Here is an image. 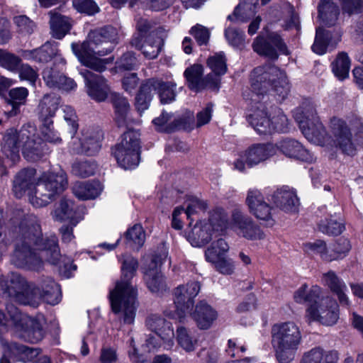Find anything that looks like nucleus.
<instances>
[{
  "label": "nucleus",
  "mask_w": 363,
  "mask_h": 363,
  "mask_svg": "<svg viewBox=\"0 0 363 363\" xmlns=\"http://www.w3.org/2000/svg\"><path fill=\"white\" fill-rule=\"evenodd\" d=\"M13 21L17 28V31L21 34L30 35L35 29V23L25 15L14 16Z\"/></svg>",
  "instance_id": "55"
},
{
  "label": "nucleus",
  "mask_w": 363,
  "mask_h": 363,
  "mask_svg": "<svg viewBox=\"0 0 363 363\" xmlns=\"http://www.w3.org/2000/svg\"><path fill=\"white\" fill-rule=\"evenodd\" d=\"M132 45L140 50L145 57L154 59L160 52L162 39L154 33L150 34L144 40L134 38L131 40Z\"/></svg>",
  "instance_id": "26"
},
{
  "label": "nucleus",
  "mask_w": 363,
  "mask_h": 363,
  "mask_svg": "<svg viewBox=\"0 0 363 363\" xmlns=\"http://www.w3.org/2000/svg\"><path fill=\"white\" fill-rule=\"evenodd\" d=\"M16 301L23 305L37 308L42 302V294L40 286L33 284H28L23 293L18 294V300Z\"/></svg>",
  "instance_id": "40"
},
{
  "label": "nucleus",
  "mask_w": 363,
  "mask_h": 363,
  "mask_svg": "<svg viewBox=\"0 0 363 363\" xmlns=\"http://www.w3.org/2000/svg\"><path fill=\"white\" fill-rule=\"evenodd\" d=\"M189 33L195 38L198 45H206L208 43L211 33L206 27L196 24L191 28Z\"/></svg>",
  "instance_id": "58"
},
{
  "label": "nucleus",
  "mask_w": 363,
  "mask_h": 363,
  "mask_svg": "<svg viewBox=\"0 0 363 363\" xmlns=\"http://www.w3.org/2000/svg\"><path fill=\"white\" fill-rule=\"evenodd\" d=\"M55 235L43 238L37 217L28 215L21 221L16 238L11 262L18 267L39 270L43 261L57 264L60 258Z\"/></svg>",
  "instance_id": "1"
},
{
  "label": "nucleus",
  "mask_w": 363,
  "mask_h": 363,
  "mask_svg": "<svg viewBox=\"0 0 363 363\" xmlns=\"http://www.w3.org/2000/svg\"><path fill=\"white\" fill-rule=\"evenodd\" d=\"M52 218L58 222L69 220L77 225L80 220L77 215V207L72 200L62 199L52 213Z\"/></svg>",
  "instance_id": "27"
},
{
  "label": "nucleus",
  "mask_w": 363,
  "mask_h": 363,
  "mask_svg": "<svg viewBox=\"0 0 363 363\" xmlns=\"http://www.w3.org/2000/svg\"><path fill=\"white\" fill-rule=\"evenodd\" d=\"M272 345L279 363H290L302 342L299 325L294 321L279 322L271 330Z\"/></svg>",
  "instance_id": "8"
},
{
  "label": "nucleus",
  "mask_w": 363,
  "mask_h": 363,
  "mask_svg": "<svg viewBox=\"0 0 363 363\" xmlns=\"http://www.w3.org/2000/svg\"><path fill=\"white\" fill-rule=\"evenodd\" d=\"M137 65V60L132 52H126L123 55L116 63V69L121 72L124 70H131Z\"/></svg>",
  "instance_id": "63"
},
{
  "label": "nucleus",
  "mask_w": 363,
  "mask_h": 363,
  "mask_svg": "<svg viewBox=\"0 0 363 363\" xmlns=\"http://www.w3.org/2000/svg\"><path fill=\"white\" fill-rule=\"evenodd\" d=\"M162 264L161 260L153 257L150 262L143 268L144 281L147 287L152 293H162L167 289V284L159 267Z\"/></svg>",
  "instance_id": "19"
},
{
  "label": "nucleus",
  "mask_w": 363,
  "mask_h": 363,
  "mask_svg": "<svg viewBox=\"0 0 363 363\" xmlns=\"http://www.w3.org/2000/svg\"><path fill=\"white\" fill-rule=\"evenodd\" d=\"M103 134L96 128H84L81 130V136L72 143V149L76 153L94 155L101 149Z\"/></svg>",
  "instance_id": "16"
},
{
  "label": "nucleus",
  "mask_w": 363,
  "mask_h": 363,
  "mask_svg": "<svg viewBox=\"0 0 363 363\" xmlns=\"http://www.w3.org/2000/svg\"><path fill=\"white\" fill-rule=\"evenodd\" d=\"M214 233L219 234L225 230L228 226V216L224 209L216 208L213 209L209 216L208 222Z\"/></svg>",
  "instance_id": "42"
},
{
  "label": "nucleus",
  "mask_w": 363,
  "mask_h": 363,
  "mask_svg": "<svg viewBox=\"0 0 363 363\" xmlns=\"http://www.w3.org/2000/svg\"><path fill=\"white\" fill-rule=\"evenodd\" d=\"M6 313L0 311V333L12 330L16 336L31 343H37L43 338L45 333L42 320L22 313L11 303L6 304ZM0 342L4 348L0 363H11V358L26 363L34 361L39 354L38 349L16 342L9 343L1 335Z\"/></svg>",
  "instance_id": "2"
},
{
  "label": "nucleus",
  "mask_w": 363,
  "mask_h": 363,
  "mask_svg": "<svg viewBox=\"0 0 363 363\" xmlns=\"http://www.w3.org/2000/svg\"><path fill=\"white\" fill-rule=\"evenodd\" d=\"M152 122L157 130L169 133L177 128H189L194 122V115L192 113H189L185 118H175L172 113L164 111Z\"/></svg>",
  "instance_id": "21"
},
{
  "label": "nucleus",
  "mask_w": 363,
  "mask_h": 363,
  "mask_svg": "<svg viewBox=\"0 0 363 363\" xmlns=\"http://www.w3.org/2000/svg\"><path fill=\"white\" fill-rule=\"evenodd\" d=\"M52 35L57 39H62L67 34L72 26V21L68 16L62 15L55 10L48 12Z\"/></svg>",
  "instance_id": "31"
},
{
  "label": "nucleus",
  "mask_w": 363,
  "mask_h": 363,
  "mask_svg": "<svg viewBox=\"0 0 363 363\" xmlns=\"http://www.w3.org/2000/svg\"><path fill=\"white\" fill-rule=\"evenodd\" d=\"M186 314L191 315L197 326L201 330L208 329L218 316L217 312L203 301L196 304L194 311L192 310L190 313H186Z\"/></svg>",
  "instance_id": "24"
},
{
  "label": "nucleus",
  "mask_w": 363,
  "mask_h": 363,
  "mask_svg": "<svg viewBox=\"0 0 363 363\" xmlns=\"http://www.w3.org/2000/svg\"><path fill=\"white\" fill-rule=\"evenodd\" d=\"M257 0H252L251 4L241 3L235 9L232 15L228 16V19L235 22H245L255 13V4Z\"/></svg>",
  "instance_id": "46"
},
{
  "label": "nucleus",
  "mask_w": 363,
  "mask_h": 363,
  "mask_svg": "<svg viewBox=\"0 0 363 363\" xmlns=\"http://www.w3.org/2000/svg\"><path fill=\"white\" fill-rule=\"evenodd\" d=\"M57 43L46 42L40 48L34 50H26L21 52V57L27 60L38 62H48L58 55Z\"/></svg>",
  "instance_id": "25"
},
{
  "label": "nucleus",
  "mask_w": 363,
  "mask_h": 363,
  "mask_svg": "<svg viewBox=\"0 0 363 363\" xmlns=\"http://www.w3.org/2000/svg\"><path fill=\"white\" fill-rule=\"evenodd\" d=\"M64 74L53 67H46L43 72V78L48 86L56 89Z\"/></svg>",
  "instance_id": "56"
},
{
  "label": "nucleus",
  "mask_w": 363,
  "mask_h": 363,
  "mask_svg": "<svg viewBox=\"0 0 363 363\" xmlns=\"http://www.w3.org/2000/svg\"><path fill=\"white\" fill-rule=\"evenodd\" d=\"M321 294V289L318 286H313L308 291L307 286L303 285L299 288L294 295V298L296 303H303L308 302L311 304L317 303Z\"/></svg>",
  "instance_id": "45"
},
{
  "label": "nucleus",
  "mask_w": 363,
  "mask_h": 363,
  "mask_svg": "<svg viewBox=\"0 0 363 363\" xmlns=\"http://www.w3.org/2000/svg\"><path fill=\"white\" fill-rule=\"evenodd\" d=\"M283 155L289 158L311 163L315 160L312 152L306 149L301 143L293 138H284L275 145Z\"/></svg>",
  "instance_id": "20"
},
{
  "label": "nucleus",
  "mask_w": 363,
  "mask_h": 363,
  "mask_svg": "<svg viewBox=\"0 0 363 363\" xmlns=\"http://www.w3.org/2000/svg\"><path fill=\"white\" fill-rule=\"evenodd\" d=\"M109 99L114 109L115 121L117 125L119 127L125 126L130 110L128 99L116 92L111 93Z\"/></svg>",
  "instance_id": "32"
},
{
  "label": "nucleus",
  "mask_w": 363,
  "mask_h": 363,
  "mask_svg": "<svg viewBox=\"0 0 363 363\" xmlns=\"http://www.w3.org/2000/svg\"><path fill=\"white\" fill-rule=\"evenodd\" d=\"M40 134L42 140L45 143H50L55 145L60 144L62 141L60 134L55 130L53 121H42Z\"/></svg>",
  "instance_id": "48"
},
{
  "label": "nucleus",
  "mask_w": 363,
  "mask_h": 363,
  "mask_svg": "<svg viewBox=\"0 0 363 363\" xmlns=\"http://www.w3.org/2000/svg\"><path fill=\"white\" fill-rule=\"evenodd\" d=\"M250 213L266 226H273L275 223L273 207L268 203L262 193L257 189H250L245 201Z\"/></svg>",
  "instance_id": "13"
},
{
  "label": "nucleus",
  "mask_w": 363,
  "mask_h": 363,
  "mask_svg": "<svg viewBox=\"0 0 363 363\" xmlns=\"http://www.w3.org/2000/svg\"><path fill=\"white\" fill-rule=\"evenodd\" d=\"M21 80H26L32 85H35L38 78V71L28 64L20 65L17 69Z\"/></svg>",
  "instance_id": "64"
},
{
  "label": "nucleus",
  "mask_w": 363,
  "mask_h": 363,
  "mask_svg": "<svg viewBox=\"0 0 363 363\" xmlns=\"http://www.w3.org/2000/svg\"><path fill=\"white\" fill-rule=\"evenodd\" d=\"M146 324L149 329L154 331L162 340L167 341L170 345H173V328L171 324L163 318L157 315H152L147 319Z\"/></svg>",
  "instance_id": "33"
},
{
  "label": "nucleus",
  "mask_w": 363,
  "mask_h": 363,
  "mask_svg": "<svg viewBox=\"0 0 363 363\" xmlns=\"http://www.w3.org/2000/svg\"><path fill=\"white\" fill-rule=\"evenodd\" d=\"M60 104V97L55 94H45L40 100L38 113L40 120H52Z\"/></svg>",
  "instance_id": "34"
},
{
  "label": "nucleus",
  "mask_w": 363,
  "mask_h": 363,
  "mask_svg": "<svg viewBox=\"0 0 363 363\" xmlns=\"http://www.w3.org/2000/svg\"><path fill=\"white\" fill-rule=\"evenodd\" d=\"M118 38L117 28L106 26L91 31L86 41L81 44L72 43V49L82 65L101 72L106 69L108 61L107 59H100L96 55L103 56L111 52Z\"/></svg>",
  "instance_id": "6"
},
{
  "label": "nucleus",
  "mask_w": 363,
  "mask_h": 363,
  "mask_svg": "<svg viewBox=\"0 0 363 363\" xmlns=\"http://www.w3.org/2000/svg\"><path fill=\"white\" fill-rule=\"evenodd\" d=\"M207 64L216 75H223L227 71L226 58L223 52L209 57Z\"/></svg>",
  "instance_id": "53"
},
{
  "label": "nucleus",
  "mask_w": 363,
  "mask_h": 363,
  "mask_svg": "<svg viewBox=\"0 0 363 363\" xmlns=\"http://www.w3.org/2000/svg\"><path fill=\"white\" fill-rule=\"evenodd\" d=\"M318 228L320 232L329 235H338L345 228L342 222L332 218L320 220L318 224Z\"/></svg>",
  "instance_id": "50"
},
{
  "label": "nucleus",
  "mask_w": 363,
  "mask_h": 363,
  "mask_svg": "<svg viewBox=\"0 0 363 363\" xmlns=\"http://www.w3.org/2000/svg\"><path fill=\"white\" fill-rule=\"evenodd\" d=\"M208 262L212 263L216 269L223 274H232L235 269L234 261L225 256L218 259V255L211 250L208 252Z\"/></svg>",
  "instance_id": "43"
},
{
  "label": "nucleus",
  "mask_w": 363,
  "mask_h": 363,
  "mask_svg": "<svg viewBox=\"0 0 363 363\" xmlns=\"http://www.w3.org/2000/svg\"><path fill=\"white\" fill-rule=\"evenodd\" d=\"M272 201L276 206L286 212L295 211L298 205L296 193L288 186L281 187L274 191Z\"/></svg>",
  "instance_id": "28"
},
{
  "label": "nucleus",
  "mask_w": 363,
  "mask_h": 363,
  "mask_svg": "<svg viewBox=\"0 0 363 363\" xmlns=\"http://www.w3.org/2000/svg\"><path fill=\"white\" fill-rule=\"evenodd\" d=\"M232 225L239 235L248 240H261L264 237L260 227L239 208L232 213Z\"/></svg>",
  "instance_id": "17"
},
{
  "label": "nucleus",
  "mask_w": 363,
  "mask_h": 363,
  "mask_svg": "<svg viewBox=\"0 0 363 363\" xmlns=\"http://www.w3.org/2000/svg\"><path fill=\"white\" fill-rule=\"evenodd\" d=\"M9 285L6 288L4 294L6 296L18 300V294L23 293L28 285L26 279L18 274L13 273L9 280Z\"/></svg>",
  "instance_id": "49"
},
{
  "label": "nucleus",
  "mask_w": 363,
  "mask_h": 363,
  "mask_svg": "<svg viewBox=\"0 0 363 363\" xmlns=\"http://www.w3.org/2000/svg\"><path fill=\"white\" fill-rule=\"evenodd\" d=\"M247 121L254 130L259 135L273 133L272 117H270L263 104H259L247 116Z\"/></svg>",
  "instance_id": "22"
},
{
  "label": "nucleus",
  "mask_w": 363,
  "mask_h": 363,
  "mask_svg": "<svg viewBox=\"0 0 363 363\" xmlns=\"http://www.w3.org/2000/svg\"><path fill=\"white\" fill-rule=\"evenodd\" d=\"M22 147V154L30 162L39 160L44 155L46 145L37 134L34 127H23L17 132L10 130L3 139L2 152L12 162L20 158L19 147Z\"/></svg>",
  "instance_id": "7"
},
{
  "label": "nucleus",
  "mask_w": 363,
  "mask_h": 363,
  "mask_svg": "<svg viewBox=\"0 0 363 363\" xmlns=\"http://www.w3.org/2000/svg\"><path fill=\"white\" fill-rule=\"evenodd\" d=\"M294 118L305 138L320 146L336 147L344 154H352L355 151L352 132L347 123L339 118H331L329 125L330 135L320 122L315 105L305 102L294 112Z\"/></svg>",
  "instance_id": "3"
},
{
  "label": "nucleus",
  "mask_w": 363,
  "mask_h": 363,
  "mask_svg": "<svg viewBox=\"0 0 363 363\" xmlns=\"http://www.w3.org/2000/svg\"><path fill=\"white\" fill-rule=\"evenodd\" d=\"M35 174L34 169L21 170L16 174L13 186V193L17 198H21L28 191L30 202L35 207L48 205L67 186V175L62 171L43 173L35 185Z\"/></svg>",
  "instance_id": "4"
},
{
  "label": "nucleus",
  "mask_w": 363,
  "mask_h": 363,
  "mask_svg": "<svg viewBox=\"0 0 363 363\" xmlns=\"http://www.w3.org/2000/svg\"><path fill=\"white\" fill-rule=\"evenodd\" d=\"M307 315L325 325H333L339 319V306L335 300L330 296L317 300V303L310 305Z\"/></svg>",
  "instance_id": "12"
},
{
  "label": "nucleus",
  "mask_w": 363,
  "mask_h": 363,
  "mask_svg": "<svg viewBox=\"0 0 363 363\" xmlns=\"http://www.w3.org/2000/svg\"><path fill=\"white\" fill-rule=\"evenodd\" d=\"M225 37L229 45L234 48L242 50L245 47L244 32L235 27H228L225 30Z\"/></svg>",
  "instance_id": "51"
},
{
  "label": "nucleus",
  "mask_w": 363,
  "mask_h": 363,
  "mask_svg": "<svg viewBox=\"0 0 363 363\" xmlns=\"http://www.w3.org/2000/svg\"><path fill=\"white\" fill-rule=\"evenodd\" d=\"M203 73V69L201 65L195 64L186 69L184 75L190 89L199 91L205 89Z\"/></svg>",
  "instance_id": "39"
},
{
  "label": "nucleus",
  "mask_w": 363,
  "mask_h": 363,
  "mask_svg": "<svg viewBox=\"0 0 363 363\" xmlns=\"http://www.w3.org/2000/svg\"><path fill=\"white\" fill-rule=\"evenodd\" d=\"M273 133L287 132L289 130V121L286 116L280 110L272 117Z\"/></svg>",
  "instance_id": "62"
},
{
  "label": "nucleus",
  "mask_w": 363,
  "mask_h": 363,
  "mask_svg": "<svg viewBox=\"0 0 363 363\" xmlns=\"http://www.w3.org/2000/svg\"><path fill=\"white\" fill-rule=\"evenodd\" d=\"M101 191V185L96 182H77L72 186L73 194L81 200L95 199Z\"/></svg>",
  "instance_id": "37"
},
{
  "label": "nucleus",
  "mask_w": 363,
  "mask_h": 363,
  "mask_svg": "<svg viewBox=\"0 0 363 363\" xmlns=\"http://www.w3.org/2000/svg\"><path fill=\"white\" fill-rule=\"evenodd\" d=\"M140 152V133L135 130H128L124 133L121 142L113 150L114 157L124 169L134 168L138 164Z\"/></svg>",
  "instance_id": "11"
},
{
  "label": "nucleus",
  "mask_w": 363,
  "mask_h": 363,
  "mask_svg": "<svg viewBox=\"0 0 363 363\" xmlns=\"http://www.w3.org/2000/svg\"><path fill=\"white\" fill-rule=\"evenodd\" d=\"M177 339L179 345L186 352L194 350L197 344V340L184 327L177 328Z\"/></svg>",
  "instance_id": "52"
},
{
  "label": "nucleus",
  "mask_w": 363,
  "mask_h": 363,
  "mask_svg": "<svg viewBox=\"0 0 363 363\" xmlns=\"http://www.w3.org/2000/svg\"><path fill=\"white\" fill-rule=\"evenodd\" d=\"M338 6L330 0H322L318 4V16L328 25H333L338 18Z\"/></svg>",
  "instance_id": "41"
},
{
  "label": "nucleus",
  "mask_w": 363,
  "mask_h": 363,
  "mask_svg": "<svg viewBox=\"0 0 363 363\" xmlns=\"http://www.w3.org/2000/svg\"><path fill=\"white\" fill-rule=\"evenodd\" d=\"M276 152V147L272 144H255L242 152L241 157L245 158L247 164L251 167L266 161Z\"/></svg>",
  "instance_id": "23"
},
{
  "label": "nucleus",
  "mask_w": 363,
  "mask_h": 363,
  "mask_svg": "<svg viewBox=\"0 0 363 363\" xmlns=\"http://www.w3.org/2000/svg\"><path fill=\"white\" fill-rule=\"evenodd\" d=\"M350 65L351 62L348 55L342 52L337 55L332 63V70L339 79L343 80L349 76Z\"/></svg>",
  "instance_id": "44"
},
{
  "label": "nucleus",
  "mask_w": 363,
  "mask_h": 363,
  "mask_svg": "<svg viewBox=\"0 0 363 363\" xmlns=\"http://www.w3.org/2000/svg\"><path fill=\"white\" fill-rule=\"evenodd\" d=\"M351 244L347 238H339L332 246H330V255H325V261L331 262L340 259L350 250Z\"/></svg>",
  "instance_id": "47"
},
{
  "label": "nucleus",
  "mask_w": 363,
  "mask_h": 363,
  "mask_svg": "<svg viewBox=\"0 0 363 363\" xmlns=\"http://www.w3.org/2000/svg\"><path fill=\"white\" fill-rule=\"evenodd\" d=\"M252 88L257 96L267 93L271 88L282 98L287 96L290 89L286 73L272 64L254 69Z\"/></svg>",
  "instance_id": "9"
},
{
  "label": "nucleus",
  "mask_w": 363,
  "mask_h": 363,
  "mask_svg": "<svg viewBox=\"0 0 363 363\" xmlns=\"http://www.w3.org/2000/svg\"><path fill=\"white\" fill-rule=\"evenodd\" d=\"M176 84L150 79L143 83L135 97V106L139 111L148 108L152 98V91H157L162 104H168L175 99Z\"/></svg>",
  "instance_id": "10"
},
{
  "label": "nucleus",
  "mask_w": 363,
  "mask_h": 363,
  "mask_svg": "<svg viewBox=\"0 0 363 363\" xmlns=\"http://www.w3.org/2000/svg\"><path fill=\"white\" fill-rule=\"evenodd\" d=\"M80 74L84 79L88 95L96 101H104L109 93V86L105 78L88 69L82 70Z\"/></svg>",
  "instance_id": "18"
},
{
  "label": "nucleus",
  "mask_w": 363,
  "mask_h": 363,
  "mask_svg": "<svg viewBox=\"0 0 363 363\" xmlns=\"http://www.w3.org/2000/svg\"><path fill=\"white\" fill-rule=\"evenodd\" d=\"M73 6L80 13L94 15L99 11V7L93 0H73Z\"/></svg>",
  "instance_id": "59"
},
{
  "label": "nucleus",
  "mask_w": 363,
  "mask_h": 363,
  "mask_svg": "<svg viewBox=\"0 0 363 363\" xmlns=\"http://www.w3.org/2000/svg\"><path fill=\"white\" fill-rule=\"evenodd\" d=\"M21 60L18 57L1 50L0 57L1 66L10 71L13 72L18 69L21 65Z\"/></svg>",
  "instance_id": "61"
},
{
  "label": "nucleus",
  "mask_w": 363,
  "mask_h": 363,
  "mask_svg": "<svg viewBox=\"0 0 363 363\" xmlns=\"http://www.w3.org/2000/svg\"><path fill=\"white\" fill-rule=\"evenodd\" d=\"M213 237H217L206 222H199L187 233V239L192 246L201 247L207 244Z\"/></svg>",
  "instance_id": "30"
},
{
  "label": "nucleus",
  "mask_w": 363,
  "mask_h": 363,
  "mask_svg": "<svg viewBox=\"0 0 363 363\" xmlns=\"http://www.w3.org/2000/svg\"><path fill=\"white\" fill-rule=\"evenodd\" d=\"M323 281L337 296L340 304L348 305L349 299L345 294L347 286L343 281L338 278L334 272L329 271L323 274Z\"/></svg>",
  "instance_id": "35"
},
{
  "label": "nucleus",
  "mask_w": 363,
  "mask_h": 363,
  "mask_svg": "<svg viewBox=\"0 0 363 363\" xmlns=\"http://www.w3.org/2000/svg\"><path fill=\"white\" fill-rule=\"evenodd\" d=\"M128 240H131L137 248L141 247L145 240V233L140 225H135L125 233Z\"/></svg>",
  "instance_id": "57"
},
{
  "label": "nucleus",
  "mask_w": 363,
  "mask_h": 363,
  "mask_svg": "<svg viewBox=\"0 0 363 363\" xmlns=\"http://www.w3.org/2000/svg\"><path fill=\"white\" fill-rule=\"evenodd\" d=\"M340 40V33L336 32L333 34L330 30L318 28L311 48L315 53L321 55L326 52L328 46L335 47Z\"/></svg>",
  "instance_id": "29"
},
{
  "label": "nucleus",
  "mask_w": 363,
  "mask_h": 363,
  "mask_svg": "<svg viewBox=\"0 0 363 363\" xmlns=\"http://www.w3.org/2000/svg\"><path fill=\"white\" fill-rule=\"evenodd\" d=\"M304 250L307 252L319 254L323 260H325V255H330V247H328L326 243L320 240L304 244Z\"/></svg>",
  "instance_id": "60"
},
{
  "label": "nucleus",
  "mask_w": 363,
  "mask_h": 363,
  "mask_svg": "<svg viewBox=\"0 0 363 363\" xmlns=\"http://www.w3.org/2000/svg\"><path fill=\"white\" fill-rule=\"evenodd\" d=\"M40 289L42 294V301H44L50 305H56L60 301V287L52 278L43 279L40 281Z\"/></svg>",
  "instance_id": "36"
},
{
  "label": "nucleus",
  "mask_w": 363,
  "mask_h": 363,
  "mask_svg": "<svg viewBox=\"0 0 363 363\" xmlns=\"http://www.w3.org/2000/svg\"><path fill=\"white\" fill-rule=\"evenodd\" d=\"M121 262L122 278L110 291L109 298L112 311L118 315V319L125 324H132L138 303V290L132 285L130 279L135 275L138 262L129 255H123Z\"/></svg>",
  "instance_id": "5"
},
{
  "label": "nucleus",
  "mask_w": 363,
  "mask_h": 363,
  "mask_svg": "<svg viewBox=\"0 0 363 363\" xmlns=\"http://www.w3.org/2000/svg\"><path fill=\"white\" fill-rule=\"evenodd\" d=\"M200 290L201 284L197 281H190L174 289V302L180 321H183L186 313H190L192 311L194 298L199 294Z\"/></svg>",
  "instance_id": "14"
},
{
  "label": "nucleus",
  "mask_w": 363,
  "mask_h": 363,
  "mask_svg": "<svg viewBox=\"0 0 363 363\" xmlns=\"http://www.w3.org/2000/svg\"><path fill=\"white\" fill-rule=\"evenodd\" d=\"M28 94V90L25 87H16L9 90L7 101L11 109L7 113L9 117L15 116L21 112L20 108L26 104Z\"/></svg>",
  "instance_id": "38"
},
{
  "label": "nucleus",
  "mask_w": 363,
  "mask_h": 363,
  "mask_svg": "<svg viewBox=\"0 0 363 363\" xmlns=\"http://www.w3.org/2000/svg\"><path fill=\"white\" fill-rule=\"evenodd\" d=\"M252 49L259 55L276 60L279 53L288 55L289 51L281 36L277 33L268 34L266 37L258 35L252 43Z\"/></svg>",
  "instance_id": "15"
},
{
  "label": "nucleus",
  "mask_w": 363,
  "mask_h": 363,
  "mask_svg": "<svg viewBox=\"0 0 363 363\" xmlns=\"http://www.w3.org/2000/svg\"><path fill=\"white\" fill-rule=\"evenodd\" d=\"M96 167L91 161H77L72 166V172L79 177H88L94 174Z\"/></svg>",
  "instance_id": "54"
}]
</instances>
